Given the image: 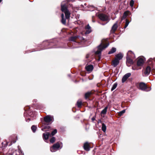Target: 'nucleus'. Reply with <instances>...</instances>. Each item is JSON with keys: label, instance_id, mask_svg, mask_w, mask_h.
<instances>
[{"label": "nucleus", "instance_id": "11", "mask_svg": "<svg viewBox=\"0 0 155 155\" xmlns=\"http://www.w3.org/2000/svg\"><path fill=\"white\" fill-rule=\"evenodd\" d=\"M51 136V134L49 132H46L43 134V138L44 139L47 140L48 139L49 137Z\"/></svg>", "mask_w": 155, "mask_h": 155}, {"label": "nucleus", "instance_id": "14", "mask_svg": "<svg viewBox=\"0 0 155 155\" xmlns=\"http://www.w3.org/2000/svg\"><path fill=\"white\" fill-rule=\"evenodd\" d=\"M84 149L86 151H89L90 150V147L87 142L85 143L84 145Z\"/></svg>", "mask_w": 155, "mask_h": 155}, {"label": "nucleus", "instance_id": "36", "mask_svg": "<svg viewBox=\"0 0 155 155\" xmlns=\"http://www.w3.org/2000/svg\"><path fill=\"white\" fill-rule=\"evenodd\" d=\"M94 119H94V118H92V120H93V121L94 120Z\"/></svg>", "mask_w": 155, "mask_h": 155}, {"label": "nucleus", "instance_id": "21", "mask_svg": "<svg viewBox=\"0 0 155 155\" xmlns=\"http://www.w3.org/2000/svg\"><path fill=\"white\" fill-rule=\"evenodd\" d=\"M107 108L108 106L106 107L101 112V114H105L106 113Z\"/></svg>", "mask_w": 155, "mask_h": 155}, {"label": "nucleus", "instance_id": "18", "mask_svg": "<svg viewBox=\"0 0 155 155\" xmlns=\"http://www.w3.org/2000/svg\"><path fill=\"white\" fill-rule=\"evenodd\" d=\"M50 127L49 126H43L42 127L41 130L44 131H46L49 130V129H50Z\"/></svg>", "mask_w": 155, "mask_h": 155}, {"label": "nucleus", "instance_id": "12", "mask_svg": "<svg viewBox=\"0 0 155 155\" xmlns=\"http://www.w3.org/2000/svg\"><path fill=\"white\" fill-rule=\"evenodd\" d=\"M85 29H86V31L85 32V34H89L91 31V27L88 24L85 27Z\"/></svg>", "mask_w": 155, "mask_h": 155}, {"label": "nucleus", "instance_id": "22", "mask_svg": "<svg viewBox=\"0 0 155 155\" xmlns=\"http://www.w3.org/2000/svg\"><path fill=\"white\" fill-rule=\"evenodd\" d=\"M117 83H115L113 85L111 89V91H113L117 87Z\"/></svg>", "mask_w": 155, "mask_h": 155}, {"label": "nucleus", "instance_id": "17", "mask_svg": "<svg viewBox=\"0 0 155 155\" xmlns=\"http://www.w3.org/2000/svg\"><path fill=\"white\" fill-rule=\"evenodd\" d=\"M117 21L112 26V31L113 32H114L117 29L118 25H117Z\"/></svg>", "mask_w": 155, "mask_h": 155}, {"label": "nucleus", "instance_id": "19", "mask_svg": "<svg viewBox=\"0 0 155 155\" xmlns=\"http://www.w3.org/2000/svg\"><path fill=\"white\" fill-rule=\"evenodd\" d=\"M102 130L104 132H105L106 131V126L105 124L104 123L102 124Z\"/></svg>", "mask_w": 155, "mask_h": 155}, {"label": "nucleus", "instance_id": "31", "mask_svg": "<svg viewBox=\"0 0 155 155\" xmlns=\"http://www.w3.org/2000/svg\"><path fill=\"white\" fill-rule=\"evenodd\" d=\"M125 112V110H124L122 111H120L119 113V114L120 115H122Z\"/></svg>", "mask_w": 155, "mask_h": 155}, {"label": "nucleus", "instance_id": "25", "mask_svg": "<svg viewBox=\"0 0 155 155\" xmlns=\"http://www.w3.org/2000/svg\"><path fill=\"white\" fill-rule=\"evenodd\" d=\"M82 102L81 101L79 100L77 102V105L78 107H79L82 105Z\"/></svg>", "mask_w": 155, "mask_h": 155}, {"label": "nucleus", "instance_id": "41", "mask_svg": "<svg viewBox=\"0 0 155 155\" xmlns=\"http://www.w3.org/2000/svg\"><path fill=\"white\" fill-rule=\"evenodd\" d=\"M101 122V120H100L99 121V122Z\"/></svg>", "mask_w": 155, "mask_h": 155}, {"label": "nucleus", "instance_id": "13", "mask_svg": "<svg viewBox=\"0 0 155 155\" xmlns=\"http://www.w3.org/2000/svg\"><path fill=\"white\" fill-rule=\"evenodd\" d=\"M144 62V60L142 58H140L137 61V65L138 66H141L143 64Z\"/></svg>", "mask_w": 155, "mask_h": 155}, {"label": "nucleus", "instance_id": "2", "mask_svg": "<svg viewBox=\"0 0 155 155\" xmlns=\"http://www.w3.org/2000/svg\"><path fill=\"white\" fill-rule=\"evenodd\" d=\"M109 45V44L106 45H101L98 47V50L96 51L95 54L98 55L99 56H100L101 54L102 51L106 48Z\"/></svg>", "mask_w": 155, "mask_h": 155}, {"label": "nucleus", "instance_id": "24", "mask_svg": "<svg viewBox=\"0 0 155 155\" xmlns=\"http://www.w3.org/2000/svg\"><path fill=\"white\" fill-rule=\"evenodd\" d=\"M37 129V127L35 125H33L31 127V129L33 132H35Z\"/></svg>", "mask_w": 155, "mask_h": 155}, {"label": "nucleus", "instance_id": "15", "mask_svg": "<svg viewBox=\"0 0 155 155\" xmlns=\"http://www.w3.org/2000/svg\"><path fill=\"white\" fill-rule=\"evenodd\" d=\"M123 55L121 53H119L116 55L115 58L120 61L122 59L123 57Z\"/></svg>", "mask_w": 155, "mask_h": 155}, {"label": "nucleus", "instance_id": "30", "mask_svg": "<svg viewBox=\"0 0 155 155\" xmlns=\"http://www.w3.org/2000/svg\"><path fill=\"white\" fill-rule=\"evenodd\" d=\"M134 2L133 0H131L130 2V5L132 7L134 5Z\"/></svg>", "mask_w": 155, "mask_h": 155}, {"label": "nucleus", "instance_id": "39", "mask_svg": "<svg viewBox=\"0 0 155 155\" xmlns=\"http://www.w3.org/2000/svg\"><path fill=\"white\" fill-rule=\"evenodd\" d=\"M28 120H29V121H30V119L29 118H28Z\"/></svg>", "mask_w": 155, "mask_h": 155}, {"label": "nucleus", "instance_id": "5", "mask_svg": "<svg viewBox=\"0 0 155 155\" xmlns=\"http://www.w3.org/2000/svg\"><path fill=\"white\" fill-rule=\"evenodd\" d=\"M60 147V145L58 142L54 144L52 147L50 148V150L51 152H54L58 150Z\"/></svg>", "mask_w": 155, "mask_h": 155}, {"label": "nucleus", "instance_id": "6", "mask_svg": "<svg viewBox=\"0 0 155 155\" xmlns=\"http://www.w3.org/2000/svg\"><path fill=\"white\" fill-rule=\"evenodd\" d=\"M130 54H132V52L130 51H129L127 53L126 57L127 62L130 64H132L133 63V61L131 59L132 58L130 57Z\"/></svg>", "mask_w": 155, "mask_h": 155}, {"label": "nucleus", "instance_id": "29", "mask_svg": "<svg viewBox=\"0 0 155 155\" xmlns=\"http://www.w3.org/2000/svg\"><path fill=\"white\" fill-rule=\"evenodd\" d=\"M55 141V138L54 137H53L50 140V142L51 143H53Z\"/></svg>", "mask_w": 155, "mask_h": 155}, {"label": "nucleus", "instance_id": "28", "mask_svg": "<svg viewBox=\"0 0 155 155\" xmlns=\"http://www.w3.org/2000/svg\"><path fill=\"white\" fill-rule=\"evenodd\" d=\"M57 130L56 129H55L53 131H52L51 134L52 136L54 135L57 133Z\"/></svg>", "mask_w": 155, "mask_h": 155}, {"label": "nucleus", "instance_id": "4", "mask_svg": "<svg viewBox=\"0 0 155 155\" xmlns=\"http://www.w3.org/2000/svg\"><path fill=\"white\" fill-rule=\"evenodd\" d=\"M99 18L102 21H108L109 18L105 14H99L98 15Z\"/></svg>", "mask_w": 155, "mask_h": 155}, {"label": "nucleus", "instance_id": "37", "mask_svg": "<svg viewBox=\"0 0 155 155\" xmlns=\"http://www.w3.org/2000/svg\"><path fill=\"white\" fill-rule=\"evenodd\" d=\"M132 69H133V70H134L135 69H134V67H132Z\"/></svg>", "mask_w": 155, "mask_h": 155}, {"label": "nucleus", "instance_id": "27", "mask_svg": "<svg viewBox=\"0 0 155 155\" xmlns=\"http://www.w3.org/2000/svg\"><path fill=\"white\" fill-rule=\"evenodd\" d=\"M91 92H87L86 93L85 95V97L86 98H87L91 95Z\"/></svg>", "mask_w": 155, "mask_h": 155}, {"label": "nucleus", "instance_id": "34", "mask_svg": "<svg viewBox=\"0 0 155 155\" xmlns=\"http://www.w3.org/2000/svg\"><path fill=\"white\" fill-rule=\"evenodd\" d=\"M130 58H133V56L134 55V53L132 52V54H130Z\"/></svg>", "mask_w": 155, "mask_h": 155}, {"label": "nucleus", "instance_id": "10", "mask_svg": "<svg viewBox=\"0 0 155 155\" xmlns=\"http://www.w3.org/2000/svg\"><path fill=\"white\" fill-rule=\"evenodd\" d=\"M151 71V68L150 66H147L144 72L145 75H148Z\"/></svg>", "mask_w": 155, "mask_h": 155}, {"label": "nucleus", "instance_id": "40", "mask_svg": "<svg viewBox=\"0 0 155 155\" xmlns=\"http://www.w3.org/2000/svg\"><path fill=\"white\" fill-rule=\"evenodd\" d=\"M2 0H0V2H1Z\"/></svg>", "mask_w": 155, "mask_h": 155}, {"label": "nucleus", "instance_id": "16", "mask_svg": "<svg viewBox=\"0 0 155 155\" xmlns=\"http://www.w3.org/2000/svg\"><path fill=\"white\" fill-rule=\"evenodd\" d=\"M119 61L117 59L115 58V59L112 61V65L114 67H116L119 64Z\"/></svg>", "mask_w": 155, "mask_h": 155}, {"label": "nucleus", "instance_id": "26", "mask_svg": "<svg viewBox=\"0 0 155 155\" xmlns=\"http://www.w3.org/2000/svg\"><path fill=\"white\" fill-rule=\"evenodd\" d=\"M129 22H130L128 21L127 19H126V20L125 25L124 27V28H125L127 27L128 25Z\"/></svg>", "mask_w": 155, "mask_h": 155}, {"label": "nucleus", "instance_id": "7", "mask_svg": "<svg viewBox=\"0 0 155 155\" xmlns=\"http://www.w3.org/2000/svg\"><path fill=\"white\" fill-rule=\"evenodd\" d=\"M131 73H127L125 74L122 78V82H124L127 80V79L131 76Z\"/></svg>", "mask_w": 155, "mask_h": 155}, {"label": "nucleus", "instance_id": "38", "mask_svg": "<svg viewBox=\"0 0 155 155\" xmlns=\"http://www.w3.org/2000/svg\"><path fill=\"white\" fill-rule=\"evenodd\" d=\"M101 25H104L105 24H101Z\"/></svg>", "mask_w": 155, "mask_h": 155}, {"label": "nucleus", "instance_id": "8", "mask_svg": "<svg viewBox=\"0 0 155 155\" xmlns=\"http://www.w3.org/2000/svg\"><path fill=\"white\" fill-rule=\"evenodd\" d=\"M44 120L46 123H49L52 120V118L51 116L47 115L44 117Z\"/></svg>", "mask_w": 155, "mask_h": 155}, {"label": "nucleus", "instance_id": "32", "mask_svg": "<svg viewBox=\"0 0 155 155\" xmlns=\"http://www.w3.org/2000/svg\"><path fill=\"white\" fill-rule=\"evenodd\" d=\"M129 12L128 11H126L124 13L123 15H125L126 17L128 15V14Z\"/></svg>", "mask_w": 155, "mask_h": 155}, {"label": "nucleus", "instance_id": "23", "mask_svg": "<svg viewBox=\"0 0 155 155\" xmlns=\"http://www.w3.org/2000/svg\"><path fill=\"white\" fill-rule=\"evenodd\" d=\"M77 38V36L71 37L69 38V40L71 41H74L75 39Z\"/></svg>", "mask_w": 155, "mask_h": 155}, {"label": "nucleus", "instance_id": "9", "mask_svg": "<svg viewBox=\"0 0 155 155\" xmlns=\"http://www.w3.org/2000/svg\"><path fill=\"white\" fill-rule=\"evenodd\" d=\"M93 66L92 65H86L85 66V69L87 71L91 72L93 69Z\"/></svg>", "mask_w": 155, "mask_h": 155}, {"label": "nucleus", "instance_id": "20", "mask_svg": "<svg viewBox=\"0 0 155 155\" xmlns=\"http://www.w3.org/2000/svg\"><path fill=\"white\" fill-rule=\"evenodd\" d=\"M116 51V48H113L111 50L108 52V54H113Z\"/></svg>", "mask_w": 155, "mask_h": 155}, {"label": "nucleus", "instance_id": "35", "mask_svg": "<svg viewBox=\"0 0 155 155\" xmlns=\"http://www.w3.org/2000/svg\"><path fill=\"white\" fill-rule=\"evenodd\" d=\"M81 40H84V38L83 37H81Z\"/></svg>", "mask_w": 155, "mask_h": 155}, {"label": "nucleus", "instance_id": "3", "mask_svg": "<svg viewBox=\"0 0 155 155\" xmlns=\"http://www.w3.org/2000/svg\"><path fill=\"white\" fill-rule=\"evenodd\" d=\"M139 89L146 91H149L151 90L150 88L148 87L146 84L143 82H141L139 84Z\"/></svg>", "mask_w": 155, "mask_h": 155}, {"label": "nucleus", "instance_id": "1", "mask_svg": "<svg viewBox=\"0 0 155 155\" xmlns=\"http://www.w3.org/2000/svg\"><path fill=\"white\" fill-rule=\"evenodd\" d=\"M64 2H62L61 4V10L64 12L65 15V18L64 17V15L63 14L61 15V22L63 24H66V19L69 18L70 17V13L69 11L67 9L66 5L65 4H63Z\"/></svg>", "mask_w": 155, "mask_h": 155}, {"label": "nucleus", "instance_id": "33", "mask_svg": "<svg viewBox=\"0 0 155 155\" xmlns=\"http://www.w3.org/2000/svg\"><path fill=\"white\" fill-rule=\"evenodd\" d=\"M126 16L125 15H123L122 18L121 20H123L124 19L126 18Z\"/></svg>", "mask_w": 155, "mask_h": 155}]
</instances>
